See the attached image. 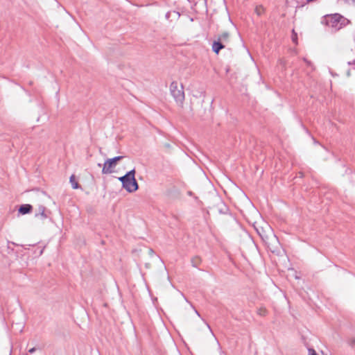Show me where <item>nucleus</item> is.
I'll return each instance as SVG.
<instances>
[{
    "instance_id": "1",
    "label": "nucleus",
    "mask_w": 355,
    "mask_h": 355,
    "mask_svg": "<svg viewBox=\"0 0 355 355\" xmlns=\"http://www.w3.org/2000/svg\"><path fill=\"white\" fill-rule=\"evenodd\" d=\"M327 26L338 31L349 24V20L338 13L327 15L322 21Z\"/></svg>"
},
{
    "instance_id": "2",
    "label": "nucleus",
    "mask_w": 355,
    "mask_h": 355,
    "mask_svg": "<svg viewBox=\"0 0 355 355\" xmlns=\"http://www.w3.org/2000/svg\"><path fill=\"white\" fill-rule=\"evenodd\" d=\"M135 175V170L132 169L126 173L123 176L119 178V180L122 183L123 187L129 193L135 192L139 188Z\"/></svg>"
},
{
    "instance_id": "3",
    "label": "nucleus",
    "mask_w": 355,
    "mask_h": 355,
    "mask_svg": "<svg viewBox=\"0 0 355 355\" xmlns=\"http://www.w3.org/2000/svg\"><path fill=\"white\" fill-rule=\"evenodd\" d=\"M170 92L177 103L182 105L184 100V92L183 86L178 87L176 81H173L170 85Z\"/></svg>"
},
{
    "instance_id": "4",
    "label": "nucleus",
    "mask_w": 355,
    "mask_h": 355,
    "mask_svg": "<svg viewBox=\"0 0 355 355\" xmlns=\"http://www.w3.org/2000/svg\"><path fill=\"white\" fill-rule=\"evenodd\" d=\"M123 158V156H116L113 158L107 159L102 169V173L103 174H110L112 173V168L115 167L117 162L121 160Z\"/></svg>"
},
{
    "instance_id": "5",
    "label": "nucleus",
    "mask_w": 355,
    "mask_h": 355,
    "mask_svg": "<svg viewBox=\"0 0 355 355\" xmlns=\"http://www.w3.org/2000/svg\"><path fill=\"white\" fill-rule=\"evenodd\" d=\"M33 210V206L30 204L21 205L18 209V211L21 215L29 214Z\"/></svg>"
},
{
    "instance_id": "6",
    "label": "nucleus",
    "mask_w": 355,
    "mask_h": 355,
    "mask_svg": "<svg viewBox=\"0 0 355 355\" xmlns=\"http://www.w3.org/2000/svg\"><path fill=\"white\" fill-rule=\"evenodd\" d=\"M225 46L224 44L221 43L220 42L216 40L212 44V51L216 54H218L220 51L224 49Z\"/></svg>"
},
{
    "instance_id": "7",
    "label": "nucleus",
    "mask_w": 355,
    "mask_h": 355,
    "mask_svg": "<svg viewBox=\"0 0 355 355\" xmlns=\"http://www.w3.org/2000/svg\"><path fill=\"white\" fill-rule=\"evenodd\" d=\"M230 40V34L228 32H223L217 37V40L223 44L227 43Z\"/></svg>"
},
{
    "instance_id": "8",
    "label": "nucleus",
    "mask_w": 355,
    "mask_h": 355,
    "mask_svg": "<svg viewBox=\"0 0 355 355\" xmlns=\"http://www.w3.org/2000/svg\"><path fill=\"white\" fill-rule=\"evenodd\" d=\"M35 217L41 216L42 219H45L47 218V215L46 214V207L43 205H40L38 207L37 212L35 215Z\"/></svg>"
},
{
    "instance_id": "9",
    "label": "nucleus",
    "mask_w": 355,
    "mask_h": 355,
    "mask_svg": "<svg viewBox=\"0 0 355 355\" xmlns=\"http://www.w3.org/2000/svg\"><path fill=\"white\" fill-rule=\"evenodd\" d=\"M264 11H265V9L263 7V6H261V5L257 6L255 8V10H254L255 13L258 16H261L262 14H263Z\"/></svg>"
},
{
    "instance_id": "10",
    "label": "nucleus",
    "mask_w": 355,
    "mask_h": 355,
    "mask_svg": "<svg viewBox=\"0 0 355 355\" xmlns=\"http://www.w3.org/2000/svg\"><path fill=\"white\" fill-rule=\"evenodd\" d=\"M70 180V182L71 184V187H72L73 189H78L79 187L78 183L75 180L74 175H72L70 177V180Z\"/></svg>"
},
{
    "instance_id": "11",
    "label": "nucleus",
    "mask_w": 355,
    "mask_h": 355,
    "mask_svg": "<svg viewBox=\"0 0 355 355\" xmlns=\"http://www.w3.org/2000/svg\"><path fill=\"white\" fill-rule=\"evenodd\" d=\"M201 262V259L198 257H195L191 259V264L193 267H198Z\"/></svg>"
},
{
    "instance_id": "12",
    "label": "nucleus",
    "mask_w": 355,
    "mask_h": 355,
    "mask_svg": "<svg viewBox=\"0 0 355 355\" xmlns=\"http://www.w3.org/2000/svg\"><path fill=\"white\" fill-rule=\"evenodd\" d=\"M257 314L261 316H265L267 314V310L264 307H260L257 309Z\"/></svg>"
},
{
    "instance_id": "13",
    "label": "nucleus",
    "mask_w": 355,
    "mask_h": 355,
    "mask_svg": "<svg viewBox=\"0 0 355 355\" xmlns=\"http://www.w3.org/2000/svg\"><path fill=\"white\" fill-rule=\"evenodd\" d=\"M348 344L351 346V347H354L355 345V338H349L348 340Z\"/></svg>"
},
{
    "instance_id": "14",
    "label": "nucleus",
    "mask_w": 355,
    "mask_h": 355,
    "mask_svg": "<svg viewBox=\"0 0 355 355\" xmlns=\"http://www.w3.org/2000/svg\"><path fill=\"white\" fill-rule=\"evenodd\" d=\"M309 355H317V353L313 349H309Z\"/></svg>"
},
{
    "instance_id": "15",
    "label": "nucleus",
    "mask_w": 355,
    "mask_h": 355,
    "mask_svg": "<svg viewBox=\"0 0 355 355\" xmlns=\"http://www.w3.org/2000/svg\"><path fill=\"white\" fill-rule=\"evenodd\" d=\"M35 351H36V348H35V347H33V348H31V349L28 350V352H29L30 354H33V353H34Z\"/></svg>"
},
{
    "instance_id": "16",
    "label": "nucleus",
    "mask_w": 355,
    "mask_h": 355,
    "mask_svg": "<svg viewBox=\"0 0 355 355\" xmlns=\"http://www.w3.org/2000/svg\"><path fill=\"white\" fill-rule=\"evenodd\" d=\"M293 34H295V35L293 36L292 39H293V42H295V40L297 39V35L295 33L294 31H293Z\"/></svg>"
},
{
    "instance_id": "17",
    "label": "nucleus",
    "mask_w": 355,
    "mask_h": 355,
    "mask_svg": "<svg viewBox=\"0 0 355 355\" xmlns=\"http://www.w3.org/2000/svg\"><path fill=\"white\" fill-rule=\"evenodd\" d=\"M206 324H207V327L209 329V330L211 331V334H213V332H212V331L211 329V327H210L209 324H207V323Z\"/></svg>"
},
{
    "instance_id": "18",
    "label": "nucleus",
    "mask_w": 355,
    "mask_h": 355,
    "mask_svg": "<svg viewBox=\"0 0 355 355\" xmlns=\"http://www.w3.org/2000/svg\"><path fill=\"white\" fill-rule=\"evenodd\" d=\"M153 252H153V250L152 249H150V250H149V253H150V254H153Z\"/></svg>"
},
{
    "instance_id": "19",
    "label": "nucleus",
    "mask_w": 355,
    "mask_h": 355,
    "mask_svg": "<svg viewBox=\"0 0 355 355\" xmlns=\"http://www.w3.org/2000/svg\"><path fill=\"white\" fill-rule=\"evenodd\" d=\"M304 61H305L308 64H310V62L307 61L306 59L304 58Z\"/></svg>"
},
{
    "instance_id": "20",
    "label": "nucleus",
    "mask_w": 355,
    "mask_h": 355,
    "mask_svg": "<svg viewBox=\"0 0 355 355\" xmlns=\"http://www.w3.org/2000/svg\"><path fill=\"white\" fill-rule=\"evenodd\" d=\"M195 312H196V314H197L198 316H200V313H198V311L197 310H195Z\"/></svg>"
}]
</instances>
